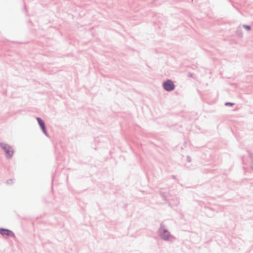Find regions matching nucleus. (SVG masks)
Returning <instances> with one entry per match:
<instances>
[{"instance_id":"nucleus-1","label":"nucleus","mask_w":253,"mask_h":253,"mask_svg":"<svg viewBox=\"0 0 253 253\" xmlns=\"http://www.w3.org/2000/svg\"><path fill=\"white\" fill-rule=\"evenodd\" d=\"M163 87L165 90L171 91L174 89L175 86L172 81L168 80L164 83Z\"/></svg>"},{"instance_id":"nucleus-2","label":"nucleus","mask_w":253,"mask_h":253,"mask_svg":"<svg viewBox=\"0 0 253 253\" xmlns=\"http://www.w3.org/2000/svg\"><path fill=\"white\" fill-rule=\"evenodd\" d=\"M0 233L5 237H14V233L10 230L4 229H0Z\"/></svg>"},{"instance_id":"nucleus-3","label":"nucleus","mask_w":253,"mask_h":253,"mask_svg":"<svg viewBox=\"0 0 253 253\" xmlns=\"http://www.w3.org/2000/svg\"><path fill=\"white\" fill-rule=\"evenodd\" d=\"M1 146L2 148L5 151L8 157H11L13 154V151L11 147L5 144H1Z\"/></svg>"},{"instance_id":"nucleus-4","label":"nucleus","mask_w":253,"mask_h":253,"mask_svg":"<svg viewBox=\"0 0 253 253\" xmlns=\"http://www.w3.org/2000/svg\"><path fill=\"white\" fill-rule=\"evenodd\" d=\"M37 120L38 122L39 125L41 127L43 132L44 133H46L45 127L44 123L43 121L40 118H37Z\"/></svg>"},{"instance_id":"nucleus-5","label":"nucleus","mask_w":253,"mask_h":253,"mask_svg":"<svg viewBox=\"0 0 253 253\" xmlns=\"http://www.w3.org/2000/svg\"><path fill=\"white\" fill-rule=\"evenodd\" d=\"M161 237L165 240H167L169 236V233L167 231H164L163 233H161Z\"/></svg>"},{"instance_id":"nucleus-6","label":"nucleus","mask_w":253,"mask_h":253,"mask_svg":"<svg viewBox=\"0 0 253 253\" xmlns=\"http://www.w3.org/2000/svg\"><path fill=\"white\" fill-rule=\"evenodd\" d=\"M225 105H230V106H232L233 105V104L231 103L227 102V103H225Z\"/></svg>"},{"instance_id":"nucleus-7","label":"nucleus","mask_w":253,"mask_h":253,"mask_svg":"<svg viewBox=\"0 0 253 253\" xmlns=\"http://www.w3.org/2000/svg\"><path fill=\"white\" fill-rule=\"evenodd\" d=\"M245 27L247 29V30H250V27L249 26H245Z\"/></svg>"}]
</instances>
